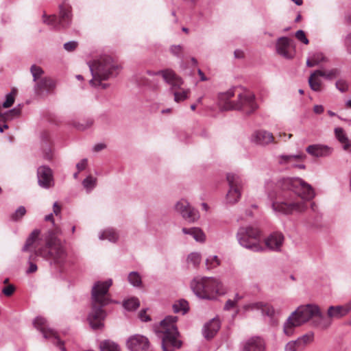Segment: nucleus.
Segmentation results:
<instances>
[{
  "mask_svg": "<svg viewBox=\"0 0 351 351\" xmlns=\"http://www.w3.org/2000/svg\"><path fill=\"white\" fill-rule=\"evenodd\" d=\"M32 255L29 256V260H28L29 267L26 269V271H25V273L27 274H30L34 273L38 269V267H37L36 264L32 261Z\"/></svg>",
  "mask_w": 351,
  "mask_h": 351,
  "instance_id": "obj_51",
  "label": "nucleus"
},
{
  "mask_svg": "<svg viewBox=\"0 0 351 351\" xmlns=\"http://www.w3.org/2000/svg\"><path fill=\"white\" fill-rule=\"evenodd\" d=\"M53 213L56 215H58L60 211H61V208L60 206L58 204V202H55L53 204Z\"/></svg>",
  "mask_w": 351,
  "mask_h": 351,
  "instance_id": "obj_61",
  "label": "nucleus"
},
{
  "mask_svg": "<svg viewBox=\"0 0 351 351\" xmlns=\"http://www.w3.org/2000/svg\"><path fill=\"white\" fill-rule=\"evenodd\" d=\"M335 134L337 140L342 144L343 150L348 151L351 144L343 129L341 128H335Z\"/></svg>",
  "mask_w": 351,
  "mask_h": 351,
  "instance_id": "obj_29",
  "label": "nucleus"
},
{
  "mask_svg": "<svg viewBox=\"0 0 351 351\" xmlns=\"http://www.w3.org/2000/svg\"><path fill=\"white\" fill-rule=\"evenodd\" d=\"M250 141L260 146H267L271 143H275V138L272 133L259 130L254 131L251 136Z\"/></svg>",
  "mask_w": 351,
  "mask_h": 351,
  "instance_id": "obj_19",
  "label": "nucleus"
},
{
  "mask_svg": "<svg viewBox=\"0 0 351 351\" xmlns=\"http://www.w3.org/2000/svg\"><path fill=\"white\" fill-rule=\"evenodd\" d=\"M236 305V303L232 300H228L224 305V310L229 311L233 307H234Z\"/></svg>",
  "mask_w": 351,
  "mask_h": 351,
  "instance_id": "obj_58",
  "label": "nucleus"
},
{
  "mask_svg": "<svg viewBox=\"0 0 351 351\" xmlns=\"http://www.w3.org/2000/svg\"><path fill=\"white\" fill-rule=\"evenodd\" d=\"M106 145L104 143H97L94 145L93 149L94 152H98L106 148Z\"/></svg>",
  "mask_w": 351,
  "mask_h": 351,
  "instance_id": "obj_59",
  "label": "nucleus"
},
{
  "mask_svg": "<svg viewBox=\"0 0 351 351\" xmlns=\"http://www.w3.org/2000/svg\"><path fill=\"white\" fill-rule=\"evenodd\" d=\"M235 91L236 88H233L225 93L219 94V104L221 110H237L250 114L258 108L255 101V95L250 91L239 93L237 101H231L230 99L234 95Z\"/></svg>",
  "mask_w": 351,
  "mask_h": 351,
  "instance_id": "obj_5",
  "label": "nucleus"
},
{
  "mask_svg": "<svg viewBox=\"0 0 351 351\" xmlns=\"http://www.w3.org/2000/svg\"><path fill=\"white\" fill-rule=\"evenodd\" d=\"M220 265V260L216 255L210 256L206 260V267L208 269L216 268Z\"/></svg>",
  "mask_w": 351,
  "mask_h": 351,
  "instance_id": "obj_43",
  "label": "nucleus"
},
{
  "mask_svg": "<svg viewBox=\"0 0 351 351\" xmlns=\"http://www.w3.org/2000/svg\"><path fill=\"white\" fill-rule=\"evenodd\" d=\"M82 185L86 192L89 193L95 188L97 185V178L92 176H88L82 181Z\"/></svg>",
  "mask_w": 351,
  "mask_h": 351,
  "instance_id": "obj_36",
  "label": "nucleus"
},
{
  "mask_svg": "<svg viewBox=\"0 0 351 351\" xmlns=\"http://www.w3.org/2000/svg\"><path fill=\"white\" fill-rule=\"evenodd\" d=\"M302 348L298 343L297 340L289 341L285 347V351H300Z\"/></svg>",
  "mask_w": 351,
  "mask_h": 351,
  "instance_id": "obj_46",
  "label": "nucleus"
},
{
  "mask_svg": "<svg viewBox=\"0 0 351 351\" xmlns=\"http://www.w3.org/2000/svg\"><path fill=\"white\" fill-rule=\"evenodd\" d=\"M140 306V302L136 298H131L123 302L124 308L128 311H134Z\"/></svg>",
  "mask_w": 351,
  "mask_h": 351,
  "instance_id": "obj_40",
  "label": "nucleus"
},
{
  "mask_svg": "<svg viewBox=\"0 0 351 351\" xmlns=\"http://www.w3.org/2000/svg\"><path fill=\"white\" fill-rule=\"evenodd\" d=\"M34 326L43 335L45 339H48L58 347L62 351H66L64 343L59 339L57 332L49 327L47 320L42 317H37L34 320Z\"/></svg>",
  "mask_w": 351,
  "mask_h": 351,
  "instance_id": "obj_12",
  "label": "nucleus"
},
{
  "mask_svg": "<svg viewBox=\"0 0 351 351\" xmlns=\"http://www.w3.org/2000/svg\"><path fill=\"white\" fill-rule=\"evenodd\" d=\"M351 310L348 304L344 305L330 306L327 310V316L325 319L329 321V327L332 324V319H339L348 315Z\"/></svg>",
  "mask_w": 351,
  "mask_h": 351,
  "instance_id": "obj_20",
  "label": "nucleus"
},
{
  "mask_svg": "<svg viewBox=\"0 0 351 351\" xmlns=\"http://www.w3.org/2000/svg\"><path fill=\"white\" fill-rule=\"evenodd\" d=\"M173 312L176 313H182V315L186 313L189 309V303L184 299H180L175 302L172 306Z\"/></svg>",
  "mask_w": 351,
  "mask_h": 351,
  "instance_id": "obj_30",
  "label": "nucleus"
},
{
  "mask_svg": "<svg viewBox=\"0 0 351 351\" xmlns=\"http://www.w3.org/2000/svg\"><path fill=\"white\" fill-rule=\"evenodd\" d=\"M265 344L263 339L253 337L242 343L243 351H265Z\"/></svg>",
  "mask_w": 351,
  "mask_h": 351,
  "instance_id": "obj_21",
  "label": "nucleus"
},
{
  "mask_svg": "<svg viewBox=\"0 0 351 351\" xmlns=\"http://www.w3.org/2000/svg\"><path fill=\"white\" fill-rule=\"evenodd\" d=\"M220 328V323L218 319L213 318L206 323L203 329L204 337L207 339H212Z\"/></svg>",
  "mask_w": 351,
  "mask_h": 351,
  "instance_id": "obj_24",
  "label": "nucleus"
},
{
  "mask_svg": "<svg viewBox=\"0 0 351 351\" xmlns=\"http://www.w3.org/2000/svg\"><path fill=\"white\" fill-rule=\"evenodd\" d=\"M177 316H167L156 328V333L161 339L162 351H175L182 347L180 332L176 326Z\"/></svg>",
  "mask_w": 351,
  "mask_h": 351,
  "instance_id": "obj_6",
  "label": "nucleus"
},
{
  "mask_svg": "<svg viewBox=\"0 0 351 351\" xmlns=\"http://www.w3.org/2000/svg\"><path fill=\"white\" fill-rule=\"evenodd\" d=\"M88 163V160L86 158L82 159L80 162L77 163L76 167L78 169V171H83L86 169Z\"/></svg>",
  "mask_w": 351,
  "mask_h": 351,
  "instance_id": "obj_56",
  "label": "nucleus"
},
{
  "mask_svg": "<svg viewBox=\"0 0 351 351\" xmlns=\"http://www.w3.org/2000/svg\"><path fill=\"white\" fill-rule=\"evenodd\" d=\"M101 351H120L119 346L110 340H105L100 343Z\"/></svg>",
  "mask_w": 351,
  "mask_h": 351,
  "instance_id": "obj_37",
  "label": "nucleus"
},
{
  "mask_svg": "<svg viewBox=\"0 0 351 351\" xmlns=\"http://www.w3.org/2000/svg\"><path fill=\"white\" fill-rule=\"evenodd\" d=\"M306 66L308 67H313V66H316V64H314V61H313V58H311V56L307 59Z\"/></svg>",
  "mask_w": 351,
  "mask_h": 351,
  "instance_id": "obj_63",
  "label": "nucleus"
},
{
  "mask_svg": "<svg viewBox=\"0 0 351 351\" xmlns=\"http://www.w3.org/2000/svg\"><path fill=\"white\" fill-rule=\"evenodd\" d=\"M250 308L252 309L260 310L263 315H266L269 317H272L275 313V310L271 305L262 302L252 304Z\"/></svg>",
  "mask_w": 351,
  "mask_h": 351,
  "instance_id": "obj_26",
  "label": "nucleus"
},
{
  "mask_svg": "<svg viewBox=\"0 0 351 351\" xmlns=\"http://www.w3.org/2000/svg\"><path fill=\"white\" fill-rule=\"evenodd\" d=\"M43 23L51 26L55 29H66L71 26L72 23V8L68 4H61L59 5V15L47 16L43 15Z\"/></svg>",
  "mask_w": 351,
  "mask_h": 351,
  "instance_id": "obj_10",
  "label": "nucleus"
},
{
  "mask_svg": "<svg viewBox=\"0 0 351 351\" xmlns=\"http://www.w3.org/2000/svg\"><path fill=\"white\" fill-rule=\"evenodd\" d=\"M112 284V280L108 279L106 281H97L92 287V308L87 319L90 327L94 330L104 327L103 322L106 314L103 308L110 302L108 297V289Z\"/></svg>",
  "mask_w": 351,
  "mask_h": 351,
  "instance_id": "obj_4",
  "label": "nucleus"
},
{
  "mask_svg": "<svg viewBox=\"0 0 351 351\" xmlns=\"http://www.w3.org/2000/svg\"><path fill=\"white\" fill-rule=\"evenodd\" d=\"M40 234L39 230H33L27 237L22 251H33L35 256L43 257L49 261L51 265L62 267L66 262L67 252L64 245L58 238L62 234L61 229L56 227L53 230H49L45 237L44 245H41Z\"/></svg>",
  "mask_w": 351,
  "mask_h": 351,
  "instance_id": "obj_2",
  "label": "nucleus"
},
{
  "mask_svg": "<svg viewBox=\"0 0 351 351\" xmlns=\"http://www.w3.org/2000/svg\"><path fill=\"white\" fill-rule=\"evenodd\" d=\"M128 282L134 287H141L142 286V278L137 271H131L128 274Z\"/></svg>",
  "mask_w": 351,
  "mask_h": 351,
  "instance_id": "obj_35",
  "label": "nucleus"
},
{
  "mask_svg": "<svg viewBox=\"0 0 351 351\" xmlns=\"http://www.w3.org/2000/svg\"><path fill=\"white\" fill-rule=\"evenodd\" d=\"M139 318L141 319V321L143 322H149L151 320V318L150 317L147 315V310L146 309H143L140 311L139 313Z\"/></svg>",
  "mask_w": 351,
  "mask_h": 351,
  "instance_id": "obj_55",
  "label": "nucleus"
},
{
  "mask_svg": "<svg viewBox=\"0 0 351 351\" xmlns=\"http://www.w3.org/2000/svg\"><path fill=\"white\" fill-rule=\"evenodd\" d=\"M56 86V82L53 79L45 77L36 82L34 89L36 95L43 97L51 93Z\"/></svg>",
  "mask_w": 351,
  "mask_h": 351,
  "instance_id": "obj_17",
  "label": "nucleus"
},
{
  "mask_svg": "<svg viewBox=\"0 0 351 351\" xmlns=\"http://www.w3.org/2000/svg\"><path fill=\"white\" fill-rule=\"evenodd\" d=\"M313 111L316 114H322L324 112V107L322 105H315L313 108Z\"/></svg>",
  "mask_w": 351,
  "mask_h": 351,
  "instance_id": "obj_60",
  "label": "nucleus"
},
{
  "mask_svg": "<svg viewBox=\"0 0 351 351\" xmlns=\"http://www.w3.org/2000/svg\"><path fill=\"white\" fill-rule=\"evenodd\" d=\"M191 287L198 298L208 300H215L217 294L226 293L221 282L215 278H195L191 282Z\"/></svg>",
  "mask_w": 351,
  "mask_h": 351,
  "instance_id": "obj_8",
  "label": "nucleus"
},
{
  "mask_svg": "<svg viewBox=\"0 0 351 351\" xmlns=\"http://www.w3.org/2000/svg\"><path fill=\"white\" fill-rule=\"evenodd\" d=\"M313 333H307L298 337L296 340L298 341V343L303 350L308 343L313 341Z\"/></svg>",
  "mask_w": 351,
  "mask_h": 351,
  "instance_id": "obj_42",
  "label": "nucleus"
},
{
  "mask_svg": "<svg viewBox=\"0 0 351 351\" xmlns=\"http://www.w3.org/2000/svg\"><path fill=\"white\" fill-rule=\"evenodd\" d=\"M188 90H182L181 92L175 91L173 93L175 101L180 102L185 100L188 97Z\"/></svg>",
  "mask_w": 351,
  "mask_h": 351,
  "instance_id": "obj_48",
  "label": "nucleus"
},
{
  "mask_svg": "<svg viewBox=\"0 0 351 351\" xmlns=\"http://www.w3.org/2000/svg\"><path fill=\"white\" fill-rule=\"evenodd\" d=\"M99 238L101 240L107 239L110 242L114 243L118 239V234L114 230L107 229L100 234Z\"/></svg>",
  "mask_w": 351,
  "mask_h": 351,
  "instance_id": "obj_34",
  "label": "nucleus"
},
{
  "mask_svg": "<svg viewBox=\"0 0 351 351\" xmlns=\"http://www.w3.org/2000/svg\"><path fill=\"white\" fill-rule=\"evenodd\" d=\"M340 71L337 69H332L328 71L316 70L315 74H318L319 76L323 77L326 80H332L337 77L339 75Z\"/></svg>",
  "mask_w": 351,
  "mask_h": 351,
  "instance_id": "obj_33",
  "label": "nucleus"
},
{
  "mask_svg": "<svg viewBox=\"0 0 351 351\" xmlns=\"http://www.w3.org/2000/svg\"><path fill=\"white\" fill-rule=\"evenodd\" d=\"M147 73L149 75H161L164 80L169 84L173 89L180 88L183 83L182 79L171 69L160 70L157 72L147 71Z\"/></svg>",
  "mask_w": 351,
  "mask_h": 351,
  "instance_id": "obj_16",
  "label": "nucleus"
},
{
  "mask_svg": "<svg viewBox=\"0 0 351 351\" xmlns=\"http://www.w3.org/2000/svg\"><path fill=\"white\" fill-rule=\"evenodd\" d=\"M182 231L185 234L191 235L195 241L198 242H203L205 240V234L199 228H183Z\"/></svg>",
  "mask_w": 351,
  "mask_h": 351,
  "instance_id": "obj_28",
  "label": "nucleus"
},
{
  "mask_svg": "<svg viewBox=\"0 0 351 351\" xmlns=\"http://www.w3.org/2000/svg\"><path fill=\"white\" fill-rule=\"evenodd\" d=\"M311 56L314 61V64H315L316 65H318L321 62L326 61V58L324 57L323 53L319 52L314 53Z\"/></svg>",
  "mask_w": 351,
  "mask_h": 351,
  "instance_id": "obj_49",
  "label": "nucleus"
},
{
  "mask_svg": "<svg viewBox=\"0 0 351 351\" xmlns=\"http://www.w3.org/2000/svg\"><path fill=\"white\" fill-rule=\"evenodd\" d=\"M170 53L181 61L184 59V47L181 45H173L169 47Z\"/></svg>",
  "mask_w": 351,
  "mask_h": 351,
  "instance_id": "obj_39",
  "label": "nucleus"
},
{
  "mask_svg": "<svg viewBox=\"0 0 351 351\" xmlns=\"http://www.w3.org/2000/svg\"><path fill=\"white\" fill-rule=\"evenodd\" d=\"M77 47V42L76 41H69L64 44V49L67 51H73Z\"/></svg>",
  "mask_w": 351,
  "mask_h": 351,
  "instance_id": "obj_53",
  "label": "nucleus"
},
{
  "mask_svg": "<svg viewBox=\"0 0 351 351\" xmlns=\"http://www.w3.org/2000/svg\"><path fill=\"white\" fill-rule=\"evenodd\" d=\"M30 72L33 77V81L37 82L42 77V75L44 73L43 69L36 64H32L30 67Z\"/></svg>",
  "mask_w": 351,
  "mask_h": 351,
  "instance_id": "obj_41",
  "label": "nucleus"
},
{
  "mask_svg": "<svg viewBox=\"0 0 351 351\" xmlns=\"http://www.w3.org/2000/svg\"><path fill=\"white\" fill-rule=\"evenodd\" d=\"M187 261L192 264L193 267H197L201 262V255L197 252H192L187 257Z\"/></svg>",
  "mask_w": 351,
  "mask_h": 351,
  "instance_id": "obj_44",
  "label": "nucleus"
},
{
  "mask_svg": "<svg viewBox=\"0 0 351 351\" xmlns=\"http://www.w3.org/2000/svg\"><path fill=\"white\" fill-rule=\"evenodd\" d=\"M226 179L229 190L226 196V203L233 205L239 201L245 183L239 175L234 173H228Z\"/></svg>",
  "mask_w": 351,
  "mask_h": 351,
  "instance_id": "obj_11",
  "label": "nucleus"
},
{
  "mask_svg": "<svg viewBox=\"0 0 351 351\" xmlns=\"http://www.w3.org/2000/svg\"><path fill=\"white\" fill-rule=\"evenodd\" d=\"M291 40L288 37L282 36L279 38L276 44L278 54L287 59L292 58L293 56L289 51L291 45Z\"/></svg>",
  "mask_w": 351,
  "mask_h": 351,
  "instance_id": "obj_23",
  "label": "nucleus"
},
{
  "mask_svg": "<svg viewBox=\"0 0 351 351\" xmlns=\"http://www.w3.org/2000/svg\"><path fill=\"white\" fill-rule=\"evenodd\" d=\"M236 237L243 247L256 252L264 251L261 245V231L258 228L252 226L240 227Z\"/></svg>",
  "mask_w": 351,
  "mask_h": 351,
  "instance_id": "obj_9",
  "label": "nucleus"
},
{
  "mask_svg": "<svg viewBox=\"0 0 351 351\" xmlns=\"http://www.w3.org/2000/svg\"><path fill=\"white\" fill-rule=\"evenodd\" d=\"M15 290V287L12 285H10L7 287H5L2 289V292L3 294L6 296H10L13 294L14 291Z\"/></svg>",
  "mask_w": 351,
  "mask_h": 351,
  "instance_id": "obj_54",
  "label": "nucleus"
},
{
  "mask_svg": "<svg viewBox=\"0 0 351 351\" xmlns=\"http://www.w3.org/2000/svg\"><path fill=\"white\" fill-rule=\"evenodd\" d=\"M336 88L341 93H345L348 89V85L347 82L343 80H339L336 82Z\"/></svg>",
  "mask_w": 351,
  "mask_h": 351,
  "instance_id": "obj_50",
  "label": "nucleus"
},
{
  "mask_svg": "<svg viewBox=\"0 0 351 351\" xmlns=\"http://www.w3.org/2000/svg\"><path fill=\"white\" fill-rule=\"evenodd\" d=\"M176 210L187 221L195 222L199 218L197 210L192 207L186 199H182L175 205Z\"/></svg>",
  "mask_w": 351,
  "mask_h": 351,
  "instance_id": "obj_13",
  "label": "nucleus"
},
{
  "mask_svg": "<svg viewBox=\"0 0 351 351\" xmlns=\"http://www.w3.org/2000/svg\"><path fill=\"white\" fill-rule=\"evenodd\" d=\"M149 346L148 338L140 334L131 335L126 341V347L130 351H147Z\"/></svg>",
  "mask_w": 351,
  "mask_h": 351,
  "instance_id": "obj_14",
  "label": "nucleus"
},
{
  "mask_svg": "<svg viewBox=\"0 0 351 351\" xmlns=\"http://www.w3.org/2000/svg\"><path fill=\"white\" fill-rule=\"evenodd\" d=\"M14 93L13 91L5 95V101L2 104V107L8 108L11 107L14 103Z\"/></svg>",
  "mask_w": 351,
  "mask_h": 351,
  "instance_id": "obj_47",
  "label": "nucleus"
},
{
  "mask_svg": "<svg viewBox=\"0 0 351 351\" xmlns=\"http://www.w3.org/2000/svg\"><path fill=\"white\" fill-rule=\"evenodd\" d=\"M311 319L312 325L317 328L326 330L329 328V321L325 319L320 308L316 304H308L298 307L291 313L283 325V332L287 337L292 336L295 328Z\"/></svg>",
  "mask_w": 351,
  "mask_h": 351,
  "instance_id": "obj_3",
  "label": "nucleus"
},
{
  "mask_svg": "<svg viewBox=\"0 0 351 351\" xmlns=\"http://www.w3.org/2000/svg\"><path fill=\"white\" fill-rule=\"evenodd\" d=\"M306 151L308 154L319 158L330 156L332 152V148L325 145L314 144L308 146Z\"/></svg>",
  "mask_w": 351,
  "mask_h": 351,
  "instance_id": "obj_22",
  "label": "nucleus"
},
{
  "mask_svg": "<svg viewBox=\"0 0 351 351\" xmlns=\"http://www.w3.org/2000/svg\"><path fill=\"white\" fill-rule=\"evenodd\" d=\"M26 209L23 206H19L11 215V219L14 221H19L25 215Z\"/></svg>",
  "mask_w": 351,
  "mask_h": 351,
  "instance_id": "obj_45",
  "label": "nucleus"
},
{
  "mask_svg": "<svg viewBox=\"0 0 351 351\" xmlns=\"http://www.w3.org/2000/svg\"><path fill=\"white\" fill-rule=\"evenodd\" d=\"M94 121L93 119L88 118L80 121H73L72 125L79 131H84L89 129L93 125Z\"/></svg>",
  "mask_w": 351,
  "mask_h": 351,
  "instance_id": "obj_32",
  "label": "nucleus"
},
{
  "mask_svg": "<svg viewBox=\"0 0 351 351\" xmlns=\"http://www.w3.org/2000/svg\"><path fill=\"white\" fill-rule=\"evenodd\" d=\"M88 64L93 76V79L89 82L91 85H95V81L100 82L117 77L121 69L117 62L108 55L101 56Z\"/></svg>",
  "mask_w": 351,
  "mask_h": 351,
  "instance_id": "obj_7",
  "label": "nucleus"
},
{
  "mask_svg": "<svg viewBox=\"0 0 351 351\" xmlns=\"http://www.w3.org/2000/svg\"><path fill=\"white\" fill-rule=\"evenodd\" d=\"M311 209L313 211L312 216H309L305 221V225L307 228H317L320 226L321 215L316 213V206L315 203L311 204Z\"/></svg>",
  "mask_w": 351,
  "mask_h": 351,
  "instance_id": "obj_27",
  "label": "nucleus"
},
{
  "mask_svg": "<svg viewBox=\"0 0 351 351\" xmlns=\"http://www.w3.org/2000/svg\"><path fill=\"white\" fill-rule=\"evenodd\" d=\"M317 76H319V75L315 74V71L308 78V84L313 90L319 92L321 90V82L320 80L315 79V77Z\"/></svg>",
  "mask_w": 351,
  "mask_h": 351,
  "instance_id": "obj_38",
  "label": "nucleus"
},
{
  "mask_svg": "<svg viewBox=\"0 0 351 351\" xmlns=\"http://www.w3.org/2000/svg\"><path fill=\"white\" fill-rule=\"evenodd\" d=\"M295 37L296 38L303 43L305 45H307L309 43L308 39L306 38L305 33L303 30H298L295 32Z\"/></svg>",
  "mask_w": 351,
  "mask_h": 351,
  "instance_id": "obj_52",
  "label": "nucleus"
},
{
  "mask_svg": "<svg viewBox=\"0 0 351 351\" xmlns=\"http://www.w3.org/2000/svg\"><path fill=\"white\" fill-rule=\"evenodd\" d=\"M38 185L45 189H49L54 186L53 171L46 165H42L37 169Z\"/></svg>",
  "mask_w": 351,
  "mask_h": 351,
  "instance_id": "obj_15",
  "label": "nucleus"
},
{
  "mask_svg": "<svg viewBox=\"0 0 351 351\" xmlns=\"http://www.w3.org/2000/svg\"><path fill=\"white\" fill-rule=\"evenodd\" d=\"M265 191L271 201V208L276 213L292 215L303 213L307 208L306 204L298 199L311 200L315 191L311 184L300 178H282L276 183L271 180L265 182Z\"/></svg>",
  "mask_w": 351,
  "mask_h": 351,
  "instance_id": "obj_1",
  "label": "nucleus"
},
{
  "mask_svg": "<svg viewBox=\"0 0 351 351\" xmlns=\"http://www.w3.org/2000/svg\"><path fill=\"white\" fill-rule=\"evenodd\" d=\"M19 106H20V105ZM20 114L21 108L15 107L3 113L2 118L1 119V122H6L8 121H11L19 117Z\"/></svg>",
  "mask_w": 351,
  "mask_h": 351,
  "instance_id": "obj_31",
  "label": "nucleus"
},
{
  "mask_svg": "<svg viewBox=\"0 0 351 351\" xmlns=\"http://www.w3.org/2000/svg\"><path fill=\"white\" fill-rule=\"evenodd\" d=\"M306 156L303 154H281L278 156V162L280 165H287L292 164L294 162L303 161Z\"/></svg>",
  "mask_w": 351,
  "mask_h": 351,
  "instance_id": "obj_25",
  "label": "nucleus"
},
{
  "mask_svg": "<svg viewBox=\"0 0 351 351\" xmlns=\"http://www.w3.org/2000/svg\"><path fill=\"white\" fill-rule=\"evenodd\" d=\"M236 58H242L243 57V52L240 49H236L234 52Z\"/></svg>",
  "mask_w": 351,
  "mask_h": 351,
  "instance_id": "obj_62",
  "label": "nucleus"
},
{
  "mask_svg": "<svg viewBox=\"0 0 351 351\" xmlns=\"http://www.w3.org/2000/svg\"><path fill=\"white\" fill-rule=\"evenodd\" d=\"M197 73H198V75H199L200 80L202 81H206L207 80L206 77L205 76L204 73H203V71L201 69H199L198 71H197Z\"/></svg>",
  "mask_w": 351,
  "mask_h": 351,
  "instance_id": "obj_64",
  "label": "nucleus"
},
{
  "mask_svg": "<svg viewBox=\"0 0 351 351\" xmlns=\"http://www.w3.org/2000/svg\"><path fill=\"white\" fill-rule=\"evenodd\" d=\"M285 241L282 232H274L265 239L266 247L273 252H280Z\"/></svg>",
  "mask_w": 351,
  "mask_h": 351,
  "instance_id": "obj_18",
  "label": "nucleus"
},
{
  "mask_svg": "<svg viewBox=\"0 0 351 351\" xmlns=\"http://www.w3.org/2000/svg\"><path fill=\"white\" fill-rule=\"evenodd\" d=\"M344 43L348 51L351 53V33L346 36Z\"/></svg>",
  "mask_w": 351,
  "mask_h": 351,
  "instance_id": "obj_57",
  "label": "nucleus"
}]
</instances>
